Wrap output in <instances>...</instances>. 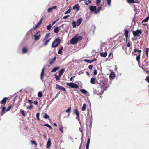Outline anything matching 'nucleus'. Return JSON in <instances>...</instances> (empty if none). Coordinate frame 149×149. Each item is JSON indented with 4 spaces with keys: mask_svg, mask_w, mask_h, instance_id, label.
Masks as SVG:
<instances>
[{
    "mask_svg": "<svg viewBox=\"0 0 149 149\" xmlns=\"http://www.w3.org/2000/svg\"><path fill=\"white\" fill-rule=\"evenodd\" d=\"M134 52H139L138 54H137V55L136 57V60L138 62V63L139 66H140V56H141V52L142 51L141 50H138L137 49H134ZM135 55H136L137 54H134Z\"/></svg>",
    "mask_w": 149,
    "mask_h": 149,
    "instance_id": "obj_1",
    "label": "nucleus"
},
{
    "mask_svg": "<svg viewBox=\"0 0 149 149\" xmlns=\"http://www.w3.org/2000/svg\"><path fill=\"white\" fill-rule=\"evenodd\" d=\"M61 40L59 37L56 39L52 45V47H56L58 46L61 42Z\"/></svg>",
    "mask_w": 149,
    "mask_h": 149,
    "instance_id": "obj_2",
    "label": "nucleus"
},
{
    "mask_svg": "<svg viewBox=\"0 0 149 149\" xmlns=\"http://www.w3.org/2000/svg\"><path fill=\"white\" fill-rule=\"evenodd\" d=\"M66 85L67 86H69L70 88L77 89L79 88V85L73 83H67Z\"/></svg>",
    "mask_w": 149,
    "mask_h": 149,
    "instance_id": "obj_3",
    "label": "nucleus"
},
{
    "mask_svg": "<svg viewBox=\"0 0 149 149\" xmlns=\"http://www.w3.org/2000/svg\"><path fill=\"white\" fill-rule=\"evenodd\" d=\"M142 33V31L141 30H137L133 31V34L134 36L139 37Z\"/></svg>",
    "mask_w": 149,
    "mask_h": 149,
    "instance_id": "obj_4",
    "label": "nucleus"
},
{
    "mask_svg": "<svg viewBox=\"0 0 149 149\" xmlns=\"http://www.w3.org/2000/svg\"><path fill=\"white\" fill-rule=\"evenodd\" d=\"M108 84L106 83H103L102 85L101 86V88L104 91L106 90L108 87Z\"/></svg>",
    "mask_w": 149,
    "mask_h": 149,
    "instance_id": "obj_5",
    "label": "nucleus"
},
{
    "mask_svg": "<svg viewBox=\"0 0 149 149\" xmlns=\"http://www.w3.org/2000/svg\"><path fill=\"white\" fill-rule=\"evenodd\" d=\"M70 43L72 44H75L77 42V41L76 39V36H75L70 40Z\"/></svg>",
    "mask_w": 149,
    "mask_h": 149,
    "instance_id": "obj_6",
    "label": "nucleus"
},
{
    "mask_svg": "<svg viewBox=\"0 0 149 149\" xmlns=\"http://www.w3.org/2000/svg\"><path fill=\"white\" fill-rule=\"evenodd\" d=\"M43 20V18H42L39 21V22L37 23V24L35 25V26L33 27L34 29H36L38 28L39 26H40Z\"/></svg>",
    "mask_w": 149,
    "mask_h": 149,
    "instance_id": "obj_7",
    "label": "nucleus"
},
{
    "mask_svg": "<svg viewBox=\"0 0 149 149\" xmlns=\"http://www.w3.org/2000/svg\"><path fill=\"white\" fill-rule=\"evenodd\" d=\"M73 112L77 116L76 118H77L78 120H79V118L80 116L79 113L77 109H74L73 110Z\"/></svg>",
    "mask_w": 149,
    "mask_h": 149,
    "instance_id": "obj_8",
    "label": "nucleus"
},
{
    "mask_svg": "<svg viewBox=\"0 0 149 149\" xmlns=\"http://www.w3.org/2000/svg\"><path fill=\"white\" fill-rule=\"evenodd\" d=\"M8 99V98L6 97H4L1 101L0 103L1 104L4 105L6 102L7 100Z\"/></svg>",
    "mask_w": 149,
    "mask_h": 149,
    "instance_id": "obj_9",
    "label": "nucleus"
},
{
    "mask_svg": "<svg viewBox=\"0 0 149 149\" xmlns=\"http://www.w3.org/2000/svg\"><path fill=\"white\" fill-rule=\"evenodd\" d=\"M75 36H76L77 42L81 40L83 38V37L81 36H79L78 34L75 35Z\"/></svg>",
    "mask_w": 149,
    "mask_h": 149,
    "instance_id": "obj_10",
    "label": "nucleus"
},
{
    "mask_svg": "<svg viewBox=\"0 0 149 149\" xmlns=\"http://www.w3.org/2000/svg\"><path fill=\"white\" fill-rule=\"evenodd\" d=\"M89 8L91 11L95 12L96 9V7L95 6H90Z\"/></svg>",
    "mask_w": 149,
    "mask_h": 149,
    "instance_id": "obj_11",
    "label": "nucleus"
},
{
    "mask_svg": "<svg viewBox=\"0 0 149 149\" xmlns=\"http://www.w3.org/2000/svg\"><path fill=\"white\" fill-rule=\"evenodd\" d=\"M103 91H102V90L101 91V92H100L96 89L94 91V93L95 94H97V95H100L101 94H103Z\"/></svg>",
    "mask_w": 149,
    "mask_h": 149,
    "instance_id": "obj_12",
    "label": "nucleus"
},
{
    "mask_svg": "<svg viewBox=\"0 0 149 149\" xmlns=\"http://www.w3.org/2000/svg\"><path fill=\"white\" fill-rule=\"evenodd\" d=\"M44 70L45 68H43L41 74V75H40V78L41 80L43 81V78H44Z\"/></svg>",
    "mask_w": 149,
    "mask_h": 149,
    "instance_id": "obj_13",
    "label": "nucleus"
},
{
    "mask_svg": "<svg viewBox=\"0 0 149 149\" xmlns=\"http://www.w3.org/2000/svg\"><path fill=\"white\" fill-rule=\"evenodd\" d=\"M80 8V6L78 4L75 5L73 8V10L76 9V11H78L79 10Z\"/></svg>",
    "mask_w": 149,
    "mask_h": 149,
    "instance_id": "obj_14",
    "label": "nucleus"
},
{
    "mask_svg": "<svg viewBox=\"0 0 149 149\" xmlns=\"http://www.w3.org/2000/svg\"><path fill=\"white\" fill-rule=\"evenodd\" d=\"M115 77V74L113 72H111L109 75L110 79L111 80L113 79Z\"/></svg>",
    "mask_w": 149,
    "mask_h": 149,
    "instance_id": "obj_15",
    "label": "nucleus"
},
{
    "mask_svg": "<svg viewBox=\"0 0 149 149\" xmlns=\"http://www.w3.org/2000/svg\"><path fill=\"white\" fill-rule=\"evenodd\" d=\"M82 19L81 18L79 19L77 21V25L79 26L82 22Z\"/></svg>",
    "mask_w": 149,
    "mask_h": 149,
    "instance_id": "obj_16",
    "label": "nucleus"
},
{
    "mask_svg": "<svg viewBox=\"0 0 149 149\" xmlns=\"http://www.w3.org/2000/svg\"><path fill=\"white\" fill-rule=\"evenodd\" d=\"M65 71V69L64 68H63L61 69L59 72L58 75H59L60 76H61L63 73Z\"/></svg>",
    "mask_w": 149,
    "mask_h": 149,
    "instance_id": "obj_17",
    "label": "nucleus"
},
{
    "mask_svg": "<svg viewBox=\"0 0 149 149\" xmlns=\"http://www.w3.org/2000/svg\"><path fill=\"white\" fill-rule=\"evenodd\" d=\"M144 65H143V67L141 66H140V67H142V69L143 70H144L145 71V72L147 73H149V70H148V68H145V67H143V66H144Z\"/></svg>",
    "mask_w": 149,
    "mask_h": 149,
    "instance_id": "obj_18",
    "label": "nucleus"
},
{
    "mask_svg": "<svg viewBox=\"0 0 149 149\" xmlns=\"http://www.w3.org/2000/svg\"><path fill=\"white\" fill-rule=\"evenodd\" d=\"M1 115H3L5 113V111H6V108L5 107H3L1 108Z\"/></svg>",
    "mask_w": 149,
    "mask_h": 149,
    "instance_id": "obj_19",
    "label": "nucleus"
},
{
    "mask_svg": "<svg viewBox=\"0 0 149 149\" xmlns=\"http://www.w3.org/2000/svg\"><path fill=\"white\" fill-rule=\"evenodd\" d=\"M60 69L59 67H54L52 70V72H54Z\"/></svg>",
    "mask_w": 149,
    "mask_h": 149,
    "instance_id": "obj_20",
    "label": "nucleus"
},
{
    "mask_svg": "<svg viewBox=\"0 0 149 149\" xmlns=\"http://www.w3.org/2000/svg\"><path fill=\"white\" fill-rule=\"evenodd\" d=\"M127 0L128 3H139V1L137 2L136 1H134V0Z\"/></svg>",
    "mask_w": 149,
    "mask_h": 149,
    "instance_id": "obj_21",
    "label": "nucleus"
},
{
    "mask_svg": "<svg viewBox=\"0 0 149 149\" xmlns=\"http://www.w3.org/2000/svg\"><path fill=\"white\" fill-rule=\"evenodd\" d=\"M95 80L96 79L95 77L92 78L90 80V83L93 84H95Z\"/></svg>",
    "mask_w": 149,
    "mask_h": 149,
    "instance_id": "obj_22",
    "label": "nucleus"
},
{
    "mask_svg": "<svg viewBox=\"0 0 149 149\" xmlns=\"http://www.w3.org/2000/svg\"><path fill=\"white\" fill-rule=\"evenodd\" d=\"M50 33H47L45 36V37L43 39V41L44 42V41L47 40V39L49 37L50 35Z\"/></svg>",
    "mask_w": 149,
    "mask_h": 149,
    "instance_id": "obj_23",
    "label": "nucleus"
},
{
    "mask_svg": "<svg viewBox=\"0 0 149 149\" xmlns=\"http://www.w3.org/2000/svg\"><path fill=\"white\" fill-rule=\"evenodd\" d=\"M101 8L102 7L101 6H99L97 10L96 9V11H95V13L96 14L98 13L101 9Z\"/></svg>",
    "mask_w": 149,
    "mask_h": 149,
    "instance_id": "obj_24",
    "label": "nucleus"
},
{
    "mask_svg": "<svg viewBox=\"0 0 149 149\" xmlns=\"http://www.w3.org/2000/svg\"><path fill=\"white\" fill-rule=\"evenodd\" d=\"M107 52L105 53H100V55L102 57H105L107 56Z\"/></svg>",
    "mask_w": 149,
    "mask_h": 149,
    "instance_id": "obj_25",
    "label": "nucleus"
},
{
    "mask_svg": "<svg viewBox=\"0 0 149 149\" xmlns=\"http://www.w3.org/2000/svg\"><path fill=\"white\" fill-rule=\"evenodd\" d=\"M40 34L38 35H36V34L34 35V36L35 37V40H39L40 39Z\"/></svg>",
    "mask_w": 149,
    "mask_h": 149,
    "instance_id": "obj_26",
    "label": "nucleus"
},
{
    "mask_svg": "<svg viewBox=\"0 0 149 149\" xmlns=\"http://www.w3.org/2000/svg\"><path fill=\"white\" fill-rule=\"evenodd\" d=\"M50 40V39H49L48 40H47L44 41V43H43V45L45 46H46L48 44V43L49 42Z\"/></svg>",
    "mask_w": 149,
    "mask_h": 149,
    "instance_id": "obj_27",
    "label": "nucleus"
},
{
    "mask_svg": "<svg viewBox=\"0 0 149 149\" xmlns=\"http://www.w3.org/2000/svg\"><path fill=\"white\" fill-rule=\"evenodd\" d=\"M65 112L68 114V115H69L71 113V107H69L68 109L66 110Z\"/></svg>",
    "mask_w": 149,
    "mask_h": 149,
    "instance_id": "obj_28",
    "label": "nucleus"
},
{
    "mask_svg": "<svg viewBox=\"0 0 149 149\" xmlns=\"http://www.w3.org/2000/svg\"><path fill=\"white\" fill-rule=\"evenodd\" d=\"M51 141H50V139H49L48 140V142L47 143V148H48L49 147L51 146Z\"/></svg>",
    "mask_w": 149,
    "mask_h": 149,
    "instance_id": "obj_29",
    "label": "nucleus"
},
{
    "mask_svg": "<svg viewBox=\"0 0 149 149\" xmlns=\"http://www.w3.org/2000/svg\"><path fill=\"white\" fill-rule=\"evenodd\" d=\"M28 49L24 47L22 49V52L23 53H25L27 52Z\"/></svg>",
    "mask_w": 149,
    "mask_h": 149,
    "instance_id": "obj_30",
    "label": "nucleus"
},
{
    "mask_svg": "<svg viewBox=\"0 0 149 149\" xmlns=\"http://www.w3.org/2000/svg\"><path fill=\"white\" fill-rule=\"evenodd\" d=\"M56 58V57L55 56L49 62V64L52 65V64L54 61H55Z\"/></svg>",
    "mask_w": 149,
    "mask_h": 149,
    "instance_id": "obj_31",
    "label": "nucleus"
},
{
    "mask_svg": "<svg viewBox=\"0 0 149 149\" xmlns=\"http://www.w3.org/2000/svg\"><path fill=\"white\" fill-rule=\"evenodd\" d=\"M59 28L58 27H56L54 29V32L55 33H58L59 31Z\"/></svg>",
    "mask_w": 149,
    "mask_h": 149,
    "instance_id": "obj_32",
    "label": "nucleus"
},
{
    "mask_svg": "<svg viewBox=\"0 0 149 149\" xmlns=\"http://www.w3.org/2000/svg\"><path fill=\"white\" fill-rule=\"evenodd\" d=\"M54 75L56 81H59L60 80V78L61 76H60L59 75L58 76L57 75L55 74Z\"/></svg>",
    "mask_w": 149,
    "mask_h": 149,
    "instance_id": "obj_33",
    "label": "nucleus"
},
{
    "mask_svg": "<svg viewBox=\"0 0 149 149\" xmlns=\"http://www.w3.org/2000/svg\"><path fill=\"white\" fill-rule=\"evenodd\" d=\"M20 112L21 113L22 115L24 116H26V114L25 113H24V111L23 110H22V109H21L20 110Z\"/></svg>",
    "mask_w": 149,
    "mask_h": 149,
    "instance_id": "obj_34",
    "label": "nucleus"
},
{
    "mask_svg": "<svg viewBox=\"0 0 149 149\" xmlns=\"http://www.w3.org/2000/svg\"><path fill=\"white\" fill-rule=\"evenodd\" d=\"M149 52V48H147L146 49V54L147 57L148 56V53Z\"/></svg>",
    "mask_w": 149,
    "mask_h": 149,
    "instance_id": "obj_35",
    "label": "nucleus"
},
{
    "mask_svg": "<svg viewBox=\"0 0 149 149\" xmlns=\"http://www.w3.org/2000/svg\"><path fill=\"white\" fill-rule=\"evenodd\" d=\"M129 31L127 30H125V31L124 35L125 37H128V34Z\"/></svg>",
    "mask_w": 149,
    "mask_h": 149,
    "instance_id": "obj_36",
    "label": "nucleus"
},
{
    "mask_svg": "<svg viewBox=\"0 0 149 149\" xmlns=\"http://www.w3.org/2000/svg\"><path fill=\"white\" fill-rule=\"evenodd\" d=\"M86 109V104H84L83 106L81 108V110L82 111H84Z\"/></svg>",
    "mask_w": 149,
    "mask_h": 149,
    "instance_id": "obj_37",
    "label": "nucleus"
},
{
    "mask_svg": "<svg viewBox=\"0 0 149 149\" xmlns=\"http://www.w3.org/2000/svg\"><path fill=\"white\" fill-rule=\"evenodd\" d=\"M38 97H41L43 96V94L41 92H39L38 93Z\"/></svg>",
    "mask_w": 149,
    "mask_h": 149,
    "instance_id": "obj_38",
    "label": "nucleus"
},
{
    "mask_svg": "<svg viewBox=\"0 0 149 149\" xmlns=\"http://www.w3.org/2000/svg\"><path fill=\"white\" fill-rule=\"evenodd\" d=\"M63 126L62 125H61L60 126V127L59 128V130L62 133L63 132Z\"/></svg>",
    "mask_w": 149,
    "mask_h": 149,
    "instance_id": "obj_39",
    "label": "nucleus"
},
{
    "mask_svg": "<svg viewBox=\"0 0 149 149\" xmlns=\"http://www.w3.org/2000/svg\"><path fill=\"white\" fill-rule=\"evenodd\" d=\"M43 126H47V127H48L50 130L52 129V127L51 126L48 124H45L43 125Z\"/></svg>",
    "mask_w": 149,
    "mask_h": 149,
    "instance_id": "obj_40",
    "label": "nucleus"
},
{
    "mask_svg": "<svg viewBox=\"0 0 149 149\" xmlns=\"http://www.w3.org/2000/svg\"><path fill=\"white\" fill-rule=\"evenodd\" d=\"M71 7H69V9L65 13V14H66L69 13L71 12Z\"/></svg>",
    "mask_w": 149,
    "mask_h": 149,
    "instance_id": "obj_41",
    "label": "nucleus"
},
{
    "mask_svg": "<svg viewBox=\"0 0 149 149\" xmlns=\"http://www.w3.org/2000/svg\"><path fill=\"white\" fill-rule=\"evenodd\" d=\"M84 61L85 62H87L88 63H92V60L84 59Z\"/></svg>",
    "mask_w": 149,
    "mask_h": 149,
    "instance_id": "obj_42",
    "label": "nucleus"
},
{
    "mask_svg": "<svg viewBox=\"0 0 149 149\" xmlns=\"http://www.w3.org/2000/svg\"><path fill=\"white\" fill-rule=\"evenodd\" d=\"M149 20V17H147L145 19H144L142 22V23L143 22H146Z\"/></svg>",
    "mask_w": 149,
    "mask_h": 149,
    "instance_id": "obj_43",
    "label": "nucleus"
},
{
    "mask_svg": "<svg viewBox=\"0 0 149 149\" xmlns=\"http://www.w3.org/2000/svg\"><path fill=\"white\" fill-rule=\"evenodd\" d=\"M80 91L84 94H86L87 92L86 90L84 89H81Z\"/></svg>",
    "mask_w": 149,
    "mask_h": 149,
    "instance_id": "obj_44",
    "label": "nucleus"
},
{
    "mask_svg": "<svg viewBox=\"0 0 149 149\" xmlns=\"http://www.w3.org/2000/svg\"><path fill=\"white\" fill-rule=\"evenodd\" d=\"M73 27L74 28L76 27V22L75 21H74L72 23Z\"/></svg>",
    "mask_w": 149,
    "mask_h": 149,
    "instance_id": "obj_45",
    "label": "nucleus"
},
{
    "mask_svg": "<svg viewBox=\"0 0 149 149\" xmlns=\"http://www.w3.org/2000/svg\"><path fill=\"white\" fill-rule=\"evenodd\" d=\"M43 117L45 119H47L49 118V116L46 113L45 114Z\"/></svg>",
    "mask_w": 149,
    "mask_h": 149,
    "instance_id": "obj_46",
    "label": "nucleus"
},
{
    "mask_svg": "<svg viewBox=\"0 0 149 149\" xmlns=\"http://www.w3.org/2000/svg\"><path fill=\"white\" fill-rule=\"evenodd\" d=\"M39 116H40V113H37L36 115V117L37 118V119L39 121L40 120V119L39 118Z\"/></svg>",
    "mask_w": 149,
    "mask_h": 149,
    "instance_id": "obj_47",
    "label": "nucleus"
},
{
    "mask_svg": "<svg viewBox=\"0 0 149 149\" xmlns=\"http://www.w3.org/2000/svg\"><path fill=\"white\" fill-rule=\"evenodd\" d=\"M52 26L51 24H49V25L47 26V29L48 30H50L51 28H52Z\"/></svg>",
    "mask_w": 149,
    "mask_h": 149,
    "instance_id": "obj_48",
    "label": "nucleus"
},
{
    "mask_svg": "<svg viewBox=\"0 0 149 149\" xmlns=\"http://www.w3.org/2000/svg\"><path fill=\"white\" fill-rule=\"evenodd\" d=\"M145 81L149 83V76H147L145 79Z\"/></svg>",
    "mask_w": 149,
    "mask_h": 149,
    "instance_id": "obj_49",
    "label": "nucleus"
},
{
    "mask_svg": "<svg viewBox=\"0 0 149 149\" xmlns=\"http://www.w3.org/2000/svg\"><path fill=\"white\" fill-rule=\"evenodd\" d=\"M11 107L12 106L11 105H10L9 106H8L6 110V111H10L11 109Z\"/></svg>",
    "mask_w": 149,
    "mask_h": 149,
    "instance_id": "obj_50",
    "label": "nucleus"
},
{
    "mask_svg": "<svg viewBox=\"0 0 149 149\" xmlns=\"http://www.w3.org/2000/svg\"><path fill=\"white\" fill-rule=\"evenodd\" d=\"M33 107V106L32 105H31L29 106H27V109H30L31 108H32Z\"/></svg>",
    "mask_w": 149,
    "mask_h": 149,
    "instance_id": "obj_51",
    "label": "nucleus"
},
{
    "mask_svg": "<svg viewBox=\"0 0 149 149\" xmlns=\"http://www.w3.org/2000/svg\"><path fill=\"white\" fill-rule=\"evenodd\" d=\"M60 89L61 90L63 91H66V90L65 89L64 87L62 86H61V87Z\"/></svg>",
    "mask_w": 149,
    "mask_h": 149,
    "instance_id": "obj_52",
    "label": "nucleus"
},
{
    "mask_svg": "<svg viewBox=\"0 0 149 149\" xmlns=\"http://www.w3.org/2000/svg\"><path fill=\"white\" fill-rule=\"evenodd\" d=\"M96 1L97 5H98L101 2V0H96Z\"/></svg>",
    "mask_w": 149,
    "mask_h": 149,
    "instance_id": "obj_53",
    "label": "nucleus"
},
{
    "mask_svg": "<svg viewBox=\"0 0 149 149\" xmlns=\"http://www.w3.org/2000/svg\"><path fill=\"white\" fill-rule=\"evenodd\" d=\"M31 142L33 144H35L36 145H37V144L36 143V141H35L31 140Z\"/></svg>",
    "mask_w": 149,
    "mask_h": 149,
    "instance_id": "obj_54",
    "label": "nucleus"
},
{
    "mask_svg": "<svg viewBox=\"0 0 149 149\" xmlns=\"http://www.w3.org/2000/svg\"><path fill=\"white\" fill-rule=\"evenodd\" d=\"M61 86H59L58 85L56 84V88L58 89H60Z\"/></svg>",
    "mask_w": 149,
    "mask_h": 149,
    "instance_id": "obj_55",
    "label": "nucleus"
},
{
    "mask_svg": "<svg viewBox=\"0 0 149 149\" xmlns=\"http://www.w3.org/2000/svg\"><path fill=\"white\" fill-rule=\"evenodd\" d=\"M70 17V15H68L67 16H65L63 17V18L64 19H67L68 18Z\"/></svg>",
    "mask_w": 149,
    "mask_h": 149,
    "instance_id": "obj_56",
    "label": "nucleus"
},
{
    "mask_svg": "<svg viewBox=\"0 0 149 149\" xmlns=\"http://www.w3.org/2000/svg\"><path fill=\"white\" fill-rule=\"evenodd\" d=\"M97 71L96 69H95L93 72V74L94 75H96L97 74Z\"/></svg>",
    "mask_w": 149,
    "mask_h": 149,
    "instance_id": "obj_57",
    "label": "nucleus"
},
{
    "mask_svg": "<svg viewBox=\"0 0 149 149\" xmlns=\"http://www.w3.org/2000/svg\"><path fill=\"white\" fill-rule=\"evenodd\" d=\"M107 1L108 4L109 5H111V0H107Z\"/></svg>",
    "mask_w": 149,
    "mask_h": 149,
    "instance_id": "obj_58",
    "label": "nucleus"
},
{
    "mask_svg": "<svg viewBox=\"0 0 149 149\" xmlns=\"http://www.w3.org/2000/svg\"><path fill=\"white\" fill-rule=\"evenodd\" d=\"M90 138H89L87 140V144H89L90 143Z\"/></svg>",
    "mask_w": 149,
    "mask_h": 149,
    "instance_id": "obj_59",
    "label": "nucleus"
},
{
    "mask_svg": "<svg viewBox=\"0 0 149 149\" xmlns=\"http://www.w3.org/2000/svg\"><path fill=\"white\" fill-rule=\"evenodd\" d=\"M27 100L28 102L30 104H32L33 103V102L32 100Z\"/></svg>",
    "mask_w": 149,
    "mask_h": 149,
    "instance_id": "obj_60",
    "label": "nucleus"
},
{
    "mask_svg": "<svg viewBox=\"0 0 149 149\" xmlns=\"http://www.w3.org/2000/svg\"><path fill=\"white\" fill-rule=\"evenodd\" d=\"M52 10V7L48 9V10L49 12H51Z\"/></svg>",
    "mask_w": 149,
    "mask_h": 149,
    "instance_id": "obj_61",
    "label": "nucleus"
},
{
    "mask_svg": "<svg viewBox=\"0 0 149 149\" xmlns=\"http://www.w3.org/2000/svg\"><path fill=\"white\" fill-rule=\"evenodd\" d=\"M93 66L92 65H89L88 66V68L90 70L92 69L93 68Z\"/></svg>",
    "mask_w": 149,
    "mask_h": 149,
    "instance_id": "obj_62",
    "label": "nucleus"
},
{
    "mask_svg": "<svg viewBox=\"0 0 149 149\" xmlns=\"http://www.w3.org/2000/svg\"><path fill=\"white\" fill-rule=\"evenodd\" d=\"M34 104L36 105H37L38 104V102L37 101H35L34 102Z\"/></svg>",
    "mask_w": 149,
    "mask_h": 149,
    "instance_id": "obj_63",
    "label": "nucleus"
},
{
    "mask_svg": "<svg viewBox=\"0 0 149 149\" xmlns=\"http://www.w3.org/2000/svg\"><path fill=\"white\" fill-rule=\"evenodd\" d=\"M89 146V144H86V148L87 149H88Z\"/></svg>",
    "mask_w": 149,
    "mask_h": 149,
    "instance_id": "obj_64",
    "label": "nucleus"
}]
</instances>
